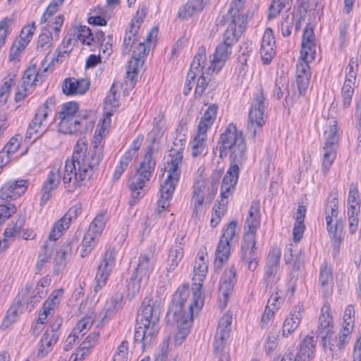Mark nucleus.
I'll return each instance as SVG.
<instances>
[{"label":"nucleus","instance_id":"nucleus-51","mask_svg":"<svg viewBox=\"0 0 361 361\" xmlns=\"http://www.w3.org/2000/svg\"><path fill=\"white\" fill-rule=\"evenodd\" d=\"M153 32H157V30L155 28H152L151 30V31L149 32L147 39L145 41H143V42L138 41L137 45L135 47L133 46V54H132L133 56H137V57H139L140 59H143V58L145 57V54H146L145 42H149L151 41V37H152Z\"/></svg>","mask_w":361,"mask_h":361},{"label":"nucleus","instance_id":"nucleus-55","mask_svg":"<svg viewBox=\"0 0 361 361\" xmlns=\"http://www.w3.org/2000/svg\"><path fill=\"white\" fill-rule=\"evenodd\" d=\"M286 0H272L269 7L268 19L272 20L285 8Z\"/></svg>","mask_w":361,"mask_h":361},{"label":"nucleus","instance_id":"nucleus-53","mask_svg":"<svg viewBox=\"0 0 361 361\" xmlns=\"http://www.w3.org/2000/svg\"><path fill=\"white\" fill-rule=\"evenodd\" d=\"M51 279L47 276L42 278L36 285L37 293L32 296L33 301H40L42 298L45 296L47 293V287L50 283Z\"/></svg>","mask_w":361,"mask_h":361},{"label":"nucleus","instance_id":"nucleus-30","mask_svg":"<svg viewBox=\"0 0 361 361\" xmlns=\"http://www.w3.org/2000/svg\"><path fill=\"white\" fill-rule=\"evenodd\" d=\"M178 181L179 180H175L174 179L168 180V177H166L164 183L161 185L160 198L157 201L159 207L165 209L169 205V202L172 198L174 190Z\"/></svg>","mask_w":361,"mask_h":361},{"label":"nucleus","instance_id":"nucleus-41","mask_svg":"<svg viewBox=\"0 0 361 361\" xmlns=\"http://www.w3.org/2000/svg\"><path fill=\"white\" fill-rule=\"evenodd\" d=\"M206 185L203 182H197L193 186L190 204L206 207L204 203Z\"/></svg>","mask_w":361,"mask_h":361},{"label":"nucleus","instance_id":"nucleus-60","mask_svg":"<svg viewBox=\"0 0 361 361\" xmlns=\"http://www.w3.org/2000/svg\"><path fill=\"white\" fill-rule=\"evenodd\" d=\"M281 258V250L277 247H273L269 252L266 265L279 267Z\"/></svg>","mask_w":361,"mask_h":361},{"label":"nucleus","instance_id":"nucleus-19","mask_svg":"<svg viewBox=\"0 0 361 361\" xmlns=\"http://www.w3.org/2000/svg\"><path fill=\"white\" fill-rule=\"evenodd\" d=\"M55 105V100L54 98H49L44 104L40 106L35 116L30 123L26 135V140H31L35 135H38L40 133V128L42 127L43 121L47 118L48 114L52 112Z\"/></svg>","mask_w":361,"mask_h":361},{"label":"nucleus","instance_id":"nucleus-42","mask_svg":"<svg viewBox=\"0 0 361 361\" xmlns=\"http://www.w3.org/2000/svg\"><path fill=\"white\" fill-rule=\"evenodd\" d=\"M105 109H108L109 108L111 109L109 111L105 113L106 119H109L110 117L113 115V113L116 110L119 105L118 98L116 96V91L114 89V85L113 84L110 90L109 94L106 96L105 101Z\"/></svg>","mask_w":361,"mask_h":361},{"label":"nucleus","instance_id":"nucleus-56","mask_svg":"<svg viewBox=\"0 0 361 361\" xmlns=\"http://www.w3.org/2000/svg\"><path fill=\"white\" fill-rule=\"evenodd\" d=\"M295 22V15L290 13L282 18L281 21V32L283 37H288L291 34V30Z\"/></svg>","mask_w":361,"mask_h":361},{"label":"nucleus","instance_id":"nucleus-29","mask_svg":"<svg viewBox=\"0 0 361 361\" xmlns=\"http://www.w3.org/2000/svg\"><path fill=\"white\" fill-rule=\"evenodd\" d=\"M260 205L259 201H253L249 209L246 224L248 230L244 235L252 234L256 237V231L260 225L259 219Z\"/></svg>","mask_w":361,"mask_h":361},{"label":"nucleus","instance_id":"nucleus-54","mask_svg":"<svg viewBox=\"0 0 361 361\" xmlns=\"http://www.w3.org/2000/svg\"><path fill=\"white\" fill-rule=\"evenodd\" d=\"M354 82L350 79H346L342 87V96L344 107H348L350 103L352 95L353 94V88L352 85Z\"/></svg>","mask_w":361,"mask_h":361},{"label":"nucleus","instance_id":"nucleus-25","mask_svg":"<svg viewBox=\"0 0 361 361\" xmlns=\"http://www.w3.org/2000/svg\"><path fill=\"white\" fill-rule=\"evenodd\" d=\"M90 85V81L87 80L67 78L63 80L61 89L63 93L68 96L83 94L89 90Z\"/></svg>","mask_w":361,"mask_h":361},{"label":"nucleus","instance_id":"nucleus-7","mask_svg":"<svg viewBox=\"0 0 361 361\" xmlns=\"http://www.w3.org/2000/svg\"><path fill=\"white\" fill-rule=\"evenodd\" d=\"M154 267V260L152 255L145 254L138 257L133 272L129 280H127L129 295L134 296L147 286Z\"/></svg>","mask_w":361,"mask_h":361},{"label":"nucleus","instance_id":"nucleus-3","mask_svg":"<svg viewBox=\"0 0 361 361\" xmlns=\"http://www.w3.org/2000/svg\"><path fill=\"white\" fill-rule=\"evenodd\" d=\"M159 305L145 298L137 313L134 333V341L140 344L141 348L150 347L155 342L159 330Z\"/></svg>","mask_w":361,"mask_h":361},{"label":"nucleus","instance_id":"nucleus-16","mask_svg":"<svg viewBox=\"0 0 361 361\" xmlns=\"http://www.w3.org/2000/svg\"><path fill=\"white\" fill-rule=\"evenodd\" d=\"M201 309H197L196 305H193L192 302H190L188 305V312H184L181 317L172 319L171 322L167 323L172 325L174 323L177 324L178 331L174 334V343L176 345H180L183 341L186 338L190 333L191 324L193 321L194 314L197 313Z\"/></svg>","mask_w":361,"mask_h":361},{"label":"nucleus","instance_id":"nucleus-32","mask_svg":"<svg viewBox=\"0 0 361 361\" xmlns=\"http://www.w3.org/2000/svg\"><path fill=\"white\" fill-rule=\"evenodd\" d=\"M218 110L219 106L217 104H210L200 119L197 127V130L202 132H207V130L212 128L216 121Z\"/></svg>","mask_w":361,"mask_h":361},{"label":"nucleus","instance_id":"nucleus-21","mask_svg":"<svg viewBox=\"0 0 361 361\" xmlns=\"http://www.w3.org/2000/svg\"><path fill=\"white\" fill-rule=\"evenodd\" d=\"M26 180H11L6 183L0 190V197L2 200L16 199L23 194L27 188Z\"/></svg>","mask_w":361,"mask_h":361},{"label":"nucleus","instance_id":"nucleus-23","mask_svg":"<svg viewBox=\"0 0 361 361\" xmlns=\"http://www.w3.org/2000/svg\"><path fill=\"white\" fill-rule=\"evenodd\" d=\"M316 47L314 27L311 23H308L302 35L301 59L306 60L310 56L311 61L314 60Z\"/></svg>","mask_w":361,"mask_h":361},{"label":"nucleus","instance_id":"nucleus-48","mask_svg":"<svg viewBox=\"0 0 361 361\" xmlns=\"http://www.w3.org/2000/svg\"><path fill=\"white\" fill-rule=\"evenodd\" d=\"M74 32V35L77 36V38L81 41L82 44L90 45L91 42H94L91 30L85 25H80Z\"/></svg>","mask_w":361,"mask_h":361},{"label":"nucleus","instance_id":"nucleus-17","mask_svg":"<svg viewBox=\"0 0 361 361\" xmlns=\"http://www.w3.org/2000/svg\"><path fill=\"white\" fill-rule=\"evenodd\" d=\"M257 249L256 237L252 234L244 235L240 247V259L251 271H254L258 267Z\"/></svg>","mask_w":361,"mask_h":361},{"label":"nucleus","instance_id":"nucleus-46","mask_svg":"<svg viewBox=\"0 0 361 361\" xmlns=\"http://www.w3.org/2000/svg\"><path fill=\"white\" fill-rule=\"evenodd\" d=\"M53 40L52 32L49 29L44 28L38 37L37 49L38 51H45L51 45Z\"/></svg>","mask_w":361,"mask_h":361},{"label":"nucleus","instance_id":"nucleus-22","mask_svg":"<svg viewBox=\"0 0 361 361\" xmlns=\"http://www.w3.org/2000/svg\"><path fill=\"white\" fill-rule=\"evenodd\" d=\"M231 48L232 46L226 44L224 42L220 43L216 48L214 58L210 66L207 68L206 73L209 75L215 71L219 72L229 58L231 54Z\"/></svg>","mask_w":361,"mask_h":361},{"label":"nucleus","instance_id":"nucleus-33","mask_svg":"<svg viewBox=\"0 0 361 361\" xmlns=\"http://www.w3.org/2000/svg\"><path fill=\"white\" fill-rule=\"evenodd\" d=\"M204 7V0H190L180 8L178 18L188 19L197 13L201 12Z\"/></svg>","mask_w":361,"mask_h":361},{"label":"nucleus","instance_id":"nucleus-13","mask_svg":"<svg viewBox=\"0 0 361 361\" xmlns=\"http://www.w3.org/2000/svg\"><path fill=\"white\" fill-rule=\"evenodd\" d=\"M265 97L262 90L255 95L248 115V124L247 130L252 138L257 135L256 127L261 128L265 124L264 118L265 106Z\"/></svg>","mask_w":361,"mask_h":361},{"label":"nucleus","instance_id":"nucleus-47","mask_svg":"<svg viewBox=\"0 0 361 361\" xmlns=\"http://www.w3.org/2000/svg\"><path fill=\"white\" fill-rule=\"evenodd\" d=\"M332 281V274L331 268L324 262L320 268L319 283L322 288H325L330 286Z\"/></svg>","mask_w":361,"mask_h":361},{"label":"nucleus","instance_id":"nucleus-5","mask_svg":"<svg viewBox=\"0 0 361 361\" xmlns=\"http://www.w3.org/2000/svg\"><path fill=\"white\" fill-rule=\"evenodd\" d=\"M153 147L150 145L146 152L143 160L135 175L128 180V188L131 191L130 205L135 204L147 191V183L152 177L156 166V161L152 158Z\"/></svg>","mask_w":361,"mask_h":361},{"label":"nucleus","instance_id":"nucleus-57","mask_svg":"<svg viewBox=\"0 0 361 361\" xmlns=\"http://www.w3.org/2000/svg\"><path fill=\"white\" fill-rule=\"evenodd\" d=\"M144 60L137 56H133L128 62L127 74L130 80H134V75L137 73V69L140 66H142Z\"/></svg>","mask_w":361,"mask_h":361},{"label":"nucleus","instance_id":"nucleus-1","mask_svg":"<svg viewBox=\"0 0 361 361\" xmlns=\"http://www.w3.org/2000/svg\"><path fill=\"white\" fill-rule=\"evenodd\" d=\"M247 145L242 131H238L233 123H230L221 134L216 151L219 152L221 159L230 154V167L224 176L221 185V199L213 207L210 221L211 226L216 227L227 210L228 197L235 189L239 175V166L246 159Z\"/></svg>","mask_w":361,"mask_h":361},{"label":"nucleus","instance_id":"nucleus-40","mask_svg":"<svg viewBox=\"0 0 361 361\" xmlns=\"http://www.w3.org/2000/svg\"><path fill=\"white\" fill-rule=\"evenodd\" d=\"M106 220V212H101L92 221L87 232L97 237L99 236L105 227Z\"/></svg>","mask_w":361,"mask_h":361},{"label":"nucleus","instance_id":"nucleus-34","mask_svg":"<svg viewBox=\"0 0 361 361\" xmlns=\"http://www.w3.org/2000/svg\"><path fill=\"white\" fill-rule=\"evenodd\" d=\"M138 32V25H130L129 27L126 30L123 43L121 48L123 54H128L132 50L133 46H135L138 42L136 37Z\"/></svg>","mask_w":361,"mask_h":361},{"label":"nucleus","instance_id":"nucleus-44","mask_svg":"<svg viewBox=\"0 0 361 361\" xmlns=\"http://www.w3.org/2000/svg\"><path fill=\"white\" fill-rule=\"evenodd\" d=\"M71 222L68 219H64L63 216L53 226L51 233L49 235V242L52 243V241H55L59 239L63 233V231L68 229Z\"/></svg>","mask_w":361,"mask_h":361},{"label":"nucleus","instance_id":"nucleus-50","mask_svg":"<svg viewBox=\"0 0 361 361\" xmlns=\"http://www.w3.org/2000/svg\"><path fill=\"white\" fill-rule=\"evenodd\" d=\"M23 305V303H21L20 305L18 304L15 300L14 304L11 306V307L7 311L6 316L4 317L3 321V324H5L6 326H8V324L14 322L18 317L19 312L22 311L21 309Z\"/></svg>","mask_w":361,"mask_h":361},{"label":"nucleus","instance_id":"nucleus-9","mask_svg":"<svg viewBox=\"0 0 361 361\" xmlns=\"http://www.w3.org/2000/svg\"><path fill=\"white\" fill-rule=\"evenodd\" d=\"M330 307L324 305L319 317L318 329L322 337L323 348H327L331 352H336L338 349V334L332 331V317L329 314Z\"/></svg>","mask_w":361,"mask_h":361},{"label":"nucleus","instance_id":"nucleus-26","mask_svg":"<svg viewBox=\"0 0 361 361\" xmlns=\"http://www.w3.org/2000/svg\"><path fill=\"white\" fill-rule=\"evenodd\" d=\"M303 311V306L300 305H297L293 308L290 316L283 322L282 329L283 337H288L298 328L301 322Z\"/></svg>","mask_w":361,"mask_h":361},{"label":"nucleus","instance_id":"nucleus-28","mask_svg":"<svg viewBox=\"0 0 361 361\" xmlns=\"http://www.w3.org/2000/svg\"><path fill=\"white\" fill-rule=\"evenodd\" d=\"M354 306L349 305L345 309L343 314V324L342 329V335H340V346L341 344H345L349 342L351 333L354 328Z\"/></svg>","mask_w":361,"mask_h":361},{"label":"nucleus","instance_id":"nucleus-39","mask_svg":"<svg viewBox=\"0 0 361 361\" xmlns=\"http://www.w3.org/2000/svg\"><path fill=\"white\" fill-rule=\"evenodd\" d=\"M207 132L197 130V135L192 141V152L193 157H197L201 154L206 147Z\"/></svg>","mask_w":361,"mask_h":361},{"label":"nucleus","instance_id":"nucleus-61","mask_svg":"<svg viewBox=\"0 0 361 361\" xmlns=\"http://www.w3.org/2000/svg\"><path fill=\"white\" fill-rule=\"evenodd\" d=\"M22 227V220H18L16 222H12L8 224L5 229L4 235L5 238L19 237L20 231Z\"/></svg>","mask_w":361,"mask_h":361},{"label":"nucleus","instance_id":"nucleus-27","mask_svg":"<svg viewBox=\"0 0 361 361\" xmlns=\"http://www.w3.org/2000/svg\"><path fill=\"white\" fill-rule=\"evenodd\" d=\"M236 282V269L234 265H232L224 270L220 280L219 292L225 299L232 293Z\"/></svg>","mask_w":361,"mask_h":361},{"label":"nucleus","instance_id":"nucleus-24","mask_svg":"<svg viewBox=\"0 0 361 361\" xmlns=\"http://www.w3.org/2000/svg\"><path fill=\"white\" fill-rule=\"evenodd\" d=\"M317 337L306 336L299 345L297 353H294L293 361H311L314 356Z\"/></svg>","mask_w":361,"mask_h":361},{"label":"nucleus","instance_id":"nucleus-37","mask_svg":"<svg viewBox=\"0 0 361 361\" xmlns=\"http://www.w3.org/2000/svg\"><path fill=\"white\" fill-rule=\"evenodd\" d=\"M38 77L41 78V75L37 71L35 65L27 68L23 74L20 84L23 91H27L28 87H32L33 85H35V82L38 80Z\"/></svg>","mask_w":361,"mask_h":361},{"label":"nucleus","instance_id":"nucleus-59","mask_svg":"<svg viewBox=\"0 0 361 361\" xmlns=\"http://www.w3.org/2000/svg\"><path fill=\"white\" fill-rule=\"evenodd\" d=\"M92 322L93 320L91 317H84L78 322L73 332L76 335L81 334V336H83L85 334L84 331L89 329Z\"/></svg>","mask_w":361,"mask_h":361},{"label":"nucleus","instance_id":"nucleus-31","mask_svg":"<svg viewBox=\"0 0 361 361\" xmlns=\"http://www.w3.org/2000/svg\"><path fill=\"white\" fill-rule=\"evenodd\" d=\"M73 242H67L63 244L59 250L56 252V255L54 259V273L59 274L66 267V255H71L72 252V245Z\"/></svg>","mask_w":361,"mask_h":361},{"label":"nucleus","instance_id":"nucleus-49","mask_svg":"<svg viewBox=\"0 0 361 361\" xmlns=\"http://www.w3.org/2000/svg\"><path fill=\"white\" fill-rule=\"evenodd\" d=\"M118 301L116 299L111 298L108 301L99 314L101 321L111 318L118 310Z\"/></svg>","mask_w":361,"mask_h":361},{"label":"nucleus","instance_id":"nucleus-64","mask_svg":"<svg viewBox=\"0 0 361 361\" xmlns=\"http://www.w3.org/2000/svg\"><path fill=\"white\" fill-rule=\"evenodd\" d=\"M169 351V338H167L160 344L154 361H170L167 359Z\"/></svg>","mask_w":361,"mask_h":361},{"label":"nucleus","instance_id":"nucleus-58","mask_svg":"<svg viewBox=\"0 0 361 361\" xmlns=\"http://www.w3.org/2000/svg\"><path fill=\"white\" fill-rule=\"evenodd\" d=\"M252 53V48L248 43L243 44L239 50V54L237 58V62L247 65V61Z\"/></svg>","mask_w":361,"mask_h":361},{"label":"nucleus","instance_id":"nucleus-4","mask_svg":"<svg viewBox=\"0 0 361 361\" xmlns=\"http://www.w3.org/2000/svg\"><path fill=\"white\" fill-rule=\"evenodd\" d=\"M79 106L75 102H69L62 105L59 112L60 122L59 130L63 134H85L91 130L94 121L87 111H80Z\"/></svg>","mask_w":361,"mask_h":361},{"label":"nucleus","instance_id":"nucleus-20","mask_svg":"<svg viewBox=\"0 0 361 361\" xmlns=\"http://www.w3.org/2000/svg\"><path fill=\"white\" fill-rule=\"evenodd\" d=\"M115 265V252L112 250H108L100 262L97 272L95 276L96 285L94 291H99L105 286L106 281L113 270Z\"/></svg>","mask_w":361,"mask_h":361},{"label":"nucleus","instance_id":"nucleus-6","mask_svg":"<svg viewBox=\"0 0 361 361\" xmlns=\"http://www.w3.org/2000/svg\"><path fill=\"white\" fill-rule=\"evenodd\" d=\"M243 0H233L221 22L228 24L223 42L233 46L236 43L247 26V17L243 13Z\"/></svg>","mask_w":361,"mask_h":361},{"label":"nucleus","instance_id":"nucleus-12","mask_svg":"<svg viewBox=\"0 0 361 361\" xmlns=\"http://www.w3.org/2000/svg\"><path fill=\"white\" fill-rule=\"evenodd\" d=\"M198 258L195 261L193 272L195 277L194 281H197L192 284V302L193 305H196L197 309H202L204 305V298H202V288L203 281L207 272V264L203 252H198Z\"/></svg>","mask_w":361,"mask_h":361},{"label":"nucleus","instance_id":"nucleus-62","mask_svg":"<svg viewBox=\"0 0 361 361\" xmlns=\"http://www.w3.org/2000/svg\"><path fill=\"white\" fill-rule=\"evenodd\" d=\"M288 84L285 77L277 78L275 82L274 96L276 99H280L283 95V90L287 88Z\"/></svg>","mask_w":361,"mask_h":361},{"label":"nucleus","instance_id":"nucleus-10","mask_svg":"<svg viewBox=\"0 0 361 361\" xmlns=\"http://www.w3.org/2000/svg\"><path fill=\"white\" fill-rule=\"evenodd\" d=\"M231 322L232 316L230 314H224L219 321L213 343L214 354L218 357V361H230L225 344L230 336Z\"/></svg>","mask_w":361,"mask_h":361},{"label":"nucleus","instance_id":"nucleus-14","mask_svg":"<svg viewBox=\"0 0 361 361\" xmlns=\"http://www.w3.org/2000/svg\"><path fill=\"white\" fill-rule=\"evenodd\" d=\"M190 297V286L189 284L185 283L180 286L173 295V299L166 314V323L171 322V317L176 319V317H181V314L185 312H188V305L192 298Z\"/></svg>","mask_w":361,"mask_h":361},{"label":"nucleus","instance_id":"nucleus-8","mask_svg":"<svg viewBox=\"0 0 361 361\" xmlns=\"http://www.w3.org/2000/svg\"><path fill=\"white\" fill-rule=\"evenodd\" d=\"M326 231L334 251L338 247V192L334 189L329 194L325 207Z\"/></svg>","mask_w":361,"mask_h":361},{"label":"nucleus","instance_id":"nucleus-18","mask_svg":"<svg viewBox=\"0 0 361 361\" xmlns=\"http://www.w3.org/2000/svg\"><path fill=\"white\" fill-rule=\"evenodd\" d=\"M337 121L331 125L329 130L325 131L326 141L324 147L323 166L328 169L336 157L338 147V135L337 134Z\"/></svg>","mask_w":361,"mask_h":361},{"label":"nucleus","instance_id":"nucleus-11","mask_svg":"<svg viewBox=\"0 0 361 361\" xmlns=\"http://www.w3.org/2000/svg\"><path fill=\"white\" fill-rule=\"evenodd\" d=\"M237 226L238 222L233 220L224 228L221 238L216 250L215 269H221L223 264L228 261L230 255L231 243L237 235Z\"/></svg>","mask_w":361,"mask_h":361},{"label":"nucleus","instance_id":"nucleus-43","mask_svg":"<svg viewBox=\"0 0 361 361\" xmlns=\"http://www.w3.org/2000/svg\"><path fill=\"white\" fill-rule=\"evenodd\" d=\"M53 245L51 242L46 240L44 245L42 246L41 250L38 255V261L36 264V273H39L45 264L48 262L50 258V252L52 250Z\"/></svg>","mask_w":361,"mask_h":361},{"label":"nucleus","instance_id":"nucleus-45","mask_svg":"<svg viewBox=\"0 0 361 361\" xmlns=\"http://www.w3.org/2000/svg\"><path fill=\"white\" fill-rule=\"evenodd\" d=\"M97 236L91 233H86L81 243L80 257L84 258L88 256L97 243Z\"/></svg>","mask_w":361,"mask_h":361},{"label":"nucleus","instance_id":"nucleus-36","mask_svg":"<svg viewBox=\"0 0 361 361\" xmlns=\"http://www.w3.org/2000/svg\"><path fill=\"white\" fill-rule=\"evenodd\" d=\"M57 341L56 335H49V332H44L39 342L37 355L42 357L46 356L52 350Z\"/></svg>","mask_w":361,"mask_h":361},{"label":"nucleus","instance_id":"nucleus-52","mask_svg":"<svg viewBox=\"0 0 361 361\" xmlns=\"http://www.w3.org/2000/svg\"><path fill=\"white\" fill-rule=\"evenodd\" d=\"M13 82V79L10 78L6 80L0 87V115H5L2 113L8 97L11 86Z\"/></svg>","mask_w":361,"mask_h":361},{"label":"nucleus","instance_id":"nucleus-38","mask_svg":"<svg viewBox=\"0 0 361 361\" xmlns=\"http://www.w3.org/2000/svg\"><path fill=\"white\" fill-rule=\"evenodd\" d=\"M32 289V286L29 284H27L25 288L23 289L16 296V301L18 304L20 305L21 303L25 305H30L32 307H34L35 305L39 302L40 301L34 302L32 300V296L36 295L37 293V286L30 292Z\"/></svg>","mask_w":361,"mask_h":361},{"label":"nucleus","instance_id":"nucleus-15","mask_svg":"<svg viewBox=\"0 0 361 361\" xmlns=\"http://www.w3.org/2000/svg\"><path fill=\"white\" fill-rule=\"evenodd\" d=\"M185 140L176 139L173 145L169 151V159L165 164V171L167 173L168 180L174 179L179 180L183 166V150Z\"/></svg>","mask_w":361,"mask_h":361},{"label":"nucleus","instance_id":"nucleus-63","mask_svg":"<svg viewBox=\"0 0 361 361\" xmlns=\"http://www.w3.org/2000/svg\"><path fill=\"white\" fill-rule=\"evenodd\" d=\"M63 15H59L54 18H51L48 21L47 27H44L45 29H49L51 31L54 30L56 37H58L59 33L61 31V27L62 26V24L63 23Z\"/></svg>","mask_w":361,"mask_h":361},{"label":"nucleus","instance_id":"nucleus-35","mask_svg":"<svg viewBox=\"0 0 361 361\" xmlns=\"http://www.w3.org/2000/svg\"><path fill=\"white\" fill-rule=\"evenodd\" d=\"M183 256V249L180 245H175L171 248L166 260V269L168 274L173 272L178 267Z\"/></svg>","mask_w":361,"mask_h":361},{"label":"nucleus","instance_id":"nucleus-2","mask_svg":"<svg viewBox=\"0 0 361 361\" xmlns=\"http://www.w3.org/2000/svg\"><path fill=\"white\" fill-rule=\"evenodd\" d=\"M102 137L95 135L87 149L84 139H80L75 146L72 157L64 166L63 183L66 192L71 193L86 184L98 169L104 157Z\"/></svg>","mask_w":361,"mask_h":361}]
</instances>
